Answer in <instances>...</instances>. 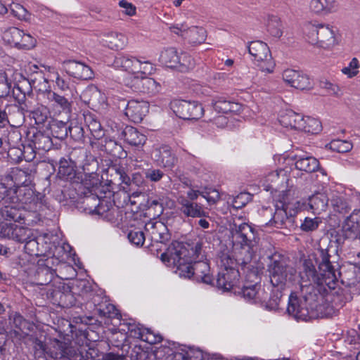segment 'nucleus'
<instances>
[{"label":"nucleus","instance_id":"603ef678","mask_svg":"<svg viewBox=\"0 0 360 360\" xmlns=\"http://www.w3.org/2000/svg\"><path fill=\"white\" fill-rule=\"evenodd\" d=\"M281 300V291H278L271 297L269 295L268 298L264 302H259V304L268 310H277L279 308Z\"/></svg>","mask_w":360,"mask_h":360},{"label":"nucleus","instance_id":"473e14b6","mask_svg":"<svg viewBox=\"0 0 360 360\" xmlns=\"http://www.w3.org/2000/svg\"><path fill=\"white\" fill-rule=\"evenodd\" d=\"M105 45L112 50L123 49L127 44V38L121 33L110 32L104 39Z\"/></svg>","mask_w":360,"mask_h":360},{"label":"nucleus","instance_id":"aec40b11","mask_svg":"<svg viewBox=\"0 0 360 360\" xmlns=\"http://www.w3.org/2000/svg\"><path fill=\"white\" fill-rule=\"evenodd\" d=\"M239 276V271L236 269L220 270L217 278V286L224 291H229L237 284Z\"/></svg>","mask_w":360,"mask_h":360},{"label":"nucleus","instance_id":"cd10ccee","mask_svg":"<svg viewBox=\"0 0 360 360\" xmlns=\"http://www.w3.org/2000/svg\"><path fill=\"white\" fill-rule=\"evenodd\" d=\"M155 160L164 167L171 168L176 162V159L174 154L167 146H162L155 151Z\"/></svg>","mask_w":360,"mask_h":360},{"label":"nucleus","instance_id":"09e8293b","mask_svg":"<svg viewBox=\"0 0 360 360\" xmlns=\"http://www.w3.org/2000/svg\"><path fill=\"white\" fill-rule=\"evenodd\" d=\"M328 146L329 148L337 153H347L352 149V143L346 140L335 139L331 141Z\"/></svg>","mask_w":360,"mask_h":360},{"label":"nucleus","instance_id":"8fccbe9b","mask_svg":"<svg viewBox=\"0 0 360 360\" xmlns=\"http://www.w3.org/2000/svg\"><path fill=\"white\" fill-rule=\"evenodd\" d=\"M55 271L48 266L40 267L37 271L39 285H49L54 278Z\"/></svg>","mask_w":360,"mask_h":360},{"label":"nucleus","instance_id":"680f3d73","mask_svg":"<svg viewBox=\"0 0 360 360\" xmlns=\"http://www.w3.org/2000/svg\"><path fill=\"white\" fill-rule=\"evenodd\" d=\"M146 238H147L146 232L143 233L140 230H131L128 233V239L129 241L137 246H141L143 244Z\"/></svg>","mask_w":360,"mask_h":360},{"label":"nucleus","instance_id":"7ed1b4c3","mask_svg":"<svg viewBox=\"0 0 360 360\" xmlns=\"http://www.w3.org/2000/svg\"><path fill=\"white\" fill-rule=\"evenodd\" d=\"M231 233L233 255L229 252H220L217 261L220 270L236 269V264L245 265L250 263L257 250L259 238L249 224H234Z\"/></svg>","mask_w":360,"mask_h":360},{"label":"nucleus","instance_id":"bf43d9fd","mask_svg":"<svg viewBox=\"0 0 360 360\" xmlns=\"http://www.w3.org/2000/svg\"><path fill=\"white\" fill-rule=\"evenodd\" d=\"M86 150L83 148H74L70 153L68 160L77 167L81 164L82 160L86 157Z\"/></svg>","mask_w":360,"mask_h":360},{"label":"nucleus","instance_id":"c9c22d12","mask_svg":"<svg viewBox=\"0 0 360 360\" xmlns=\"http://www.w3.org/2000/svg\"><path fill=\"white\" fill-rule=\"evenodd\" d=\"M266 25L267 31L272 37L280 38L283 35V24L278 15H268L266 19Z\"/></svg>","mask_w":360,"mask_h":360},{"label":"nucleus","instance_id":"ddd939ff","mask_svg":"<svg viewBox=\"0 0 360 360\" xmlns=\"http://www.w3.org/2000/svg\"><path fill=\"white\" fill-rule=\"evenodd\" d=\"M62 66L69 76L78 79L87 80L94 76V72L89 66L77 60H65Z\"/></svg>","mask_w":360,"mask_h":360},{"label":"nucleus","instance_id":"2eb2a0df","mask_svg":"<svg viewBox=\"0 0 360 360\" xmlns=\"http://www.w3.org/2000/svg\"><path fill=\"white\" fill-rule=\"evenodd\" d=\"M135 91L155 94L160 91V84L154 79L147 76H134L131 84H127Z\"/></svg>","mask_w":360,"mask_h":360},{"label":"nucleus","instance_id":"bb28decb","mask_svg":"<svg viewBox=\"0 0 360 360\" xmlns=\"http://www.w3.org/2000/svg\"><path fill=\"white\" fill-rule=\"evenodd\" d=\"M212 105L215 111L219 113H238L242 110L240 103L228 101L224 97H219L213 101Z\"/></svg>","mask_w":360,"mask_h":360},{"label":"nucleus","instance_id":"2f4dec72","mask_svg":"<svg viewBox=\"0 0 360 360\" xmlns=\"http://www.w3.org/2000/svg\"><path fill=\"white\" fill-rule=\"evenodd\" d=\"M302 117L303 116L300 114L288 110L280 116L278 120L283 127L298 130V126H300Z\"/></svg>","mask_w":360,"mask_h":360},{"label":"nucleus","instance_id":"6ab92c4d","mask_svg":"<svg viewBox=\"0 0 360 360\" xmlns=\"http://www.w3.org/2000/svg\"><path fill=\"white\" fill-rule=\"evenodd\" d=\"M248 302L259 304L268 298L269 292L259 283L244 286L240 292Z\"/></svg>","mask_w":360,"mask_h":360},{"label":"nucleus","instance_id":"13d9d810","mask_svg":"<svg viewBox=\"0 0 360 360\" xmlns=\"http://www.w3.org/2000/svg\"><path fill=\"white\" fill-rule=\"evenodd\" d=\"M252 200V195L249 193L243 192L237 195L232 201L233 208L240 209Z\"/></svg>","mask_w":360,"mask_h":360},{"label":"nucleus","instance_id":"5fc2aeb1","mask_svg":"<svg viewBox=\"0 0 360 360\" xmlns=\"http://www.w3.org/2000/svg\"><path fill=\"white\" fill-rule=\"evenodd\" d=\"M51 132L56 138L63 140L68 135V126L62 121L56 122L52 125Z\"/></svg>","mask_w":360,"mask_h":360},{"label":"nucleus","instance_id":"412c9836","mask_svg":"<svg viewBox=\"0 0 360 360\" xmlns=\"http://www.w3.org/2000/svg\"><path fill=\"white\" fill-rule=\"evenodd\" d=\"M86 205L94 204V209L91 210L104 218H108L112 212H113V207L111 202L105 199H100L97 195H91L86 196L85 198Z\"/></svg>","mask_w":360,"mask_h":360},{"label":"nucleus","instance_id":"0eeeda50","mask_svg":"<svg viewBox=\"0 0 360 360\" xmlns=\"http://www.w3.org/2000/svg\"><path fill=\"white\" fill-rule=\"evenodd\" d=\"M308 297L302 295L297 296L295 293H291L289 297L288 313L299 321H308L314 317L312 307H309Z\"/></svg>","mask_w":360,"mask_h":360},{"label":"nucleus","instance_id":"338daca9","mask_svg":"<svg viewBox=\"0 0 360 360\" xmlns=\"http://www.w3.org/2000/svg\"><path fill=\"white\" fill-rule=\"evenodd\" d=\"M321 88L326 89L327 92L333 96L339 97L342 95L340 88L335 84L331 83L328 80H324L321 82Z\"/></svg>","mask_w":360,"mask_h":360},{"label":"nucleus","instance_id":"58836bf2","mask_svg":"<svg viewBox=\"0 0 360 360\" xmlns=\"http://www.w3.org/2000/svg\"><path fill=\"white\" fill-rule=\"evenodd\" d=\"M322 126L319 120L311 117H302L298 130L310 134H318L321 131Z\"/></svg>","mask_w":360,"mask_h":360},{"label":"nucleus","instance_id":"9d476101","mask_svg":"<svg viewBox=\"0 0 360 360\" xmlns=\"http://www.w3.org/2000/svg\"><path fill=\"white\" fill-rule=\"evenodd\" d=\"M49 352L56 360H82V356L66 342L53 340L49 347Z\"/></svg>","mask_w":360,"mask_h":360},{"label":"nucleus","instance_id":"0e129e2a","mask_svg":"<svg viewBox=\"0 0 360 360\" xmlns=\"http://www.w3.org/2000/svg\"><path fill=\"white\" fill-rule=\"evenodd\" d=\"M68 134L75 141H80L84 137L83 127L77 123H71L68 126Z\"/></svg>","mask_w":360,"mask_h":360},{"label":"nucleus","instance_id":"4c0bfd02","mask_svg":"<svg viewBox=\"0 0 360 360\" xmlns=\"http://www.w3.org/2000/svg\"><path fill=\"white\" fill-rule=\"evenodd\" d=\"M82 98L89 106L96 107L101 103V99L103 98V96L97 87L90 86L84 91Z\"/></svg>","mask_w":360,"mask_h":360},{"label":"nucleus","instance_id":"79ce46f5","mask_svg":"<svg viewBox=\"0 0 360 360\" xmlns=\"http://www.w3.org/2000/svg\"><path fill=\"white\" fill-rule=\"evenodd\" d=\"M22 36H23V31L13 27L4 32L3 39L8 44L18 47L20 41H21L20 39Z\"/></svg>","mask_w":360,"mask_h":360},{"label":"nucleus","instance_id":"20e7f679","mask_svg":"<svg viewBox=\"0 0 360 360\" xmlns=\"http://www.w3.org/2000/svg\"><path fill=\"white\" fill-rule=\"evenodd\" d=\"M275 212L269 221L264 225L269 227L277 229H288L292 226V216L295 211L292 212V206L289 202V197L286 191H282V195L276 199Z\"/></svg>","mask_w":360,"mask_h":360},{"label":"nucleus","instance_id":"f704fd0d","mask_svg":"<svg viewBox=\"0 0 360 360\" xmlns=\"http://www.w3.org/2000/svg\"><path fill=\"white\" fill-rule=\"evenodd\" d=\"M103 147L107 153L115 158L123 159L127 156V153L124 150L122 146L115 140L105 139Z\"/></svg>","mask_w":360,"mask_h":360},{"label":"nucleus","instance_id":"5701e85b","mask_svg":"<svg viewBox=\"0 0 360 360\" xmlns=\"http://www.w3.org/2000/svg\"><path fill=\"white\" fill-rule=\"evenodd\" d=\"M9 319L15 328L13 330L15 337L19 340L24 339L33 328V324L24 319L19 313H14L10 316Z\"/></svg>","mask_w":360,"mask_h":360},{"label":"nucleus","instance_id":"7c9ffc66","mask_svg":"<svg viewBox=\"0 0 360 360\" xmlns=\"http://www.w3.org/2000/svg\"><path fill=\"white\" fill-rule=\"evenodd\" d=\"M116 173L120 176V179L122 184L127 186H137L139 188L143 187L146 182L144 179L143 176L139 172H135L132 174L131 177L129 176L124 169L122 167H119L115 169Z\"/></svg>","mask_w":360,"mask_h":360},{"label":"nucleus","instance_id":"f8f14e48","mask_svg":"<svg viewBox=\"0 0 360 360\" xmlns=\"http://www.w3.org/2000/svg\"><path fill=\"white\" fill-rule=\"evenodd\" d=\"M0 235L3 238L23 243L32 235V229L15 224L4 223L0 225Z\"/></svg>","mask_w":360,"mask_h":360},{"label":"nucleus","instance_id":"9b49d317","mask_svg":"<svg viewBox=\"0 0 360 360\" xmlns=\"http://www.w3.org/2000/svg\"><path fill=\"white\" fill-rule=\"evenodd\" d=\"M146 236L152 242L165 243L170 238L167 226L162 221H149L145 224Z\"/></svg>","mask_w":360,"mask_h":360},{"label":"nucleus","instance_id":"39448f33","mask_svg":"<svg viewBox=\"0 0 360 360\" xmlns=\"http://www.w3.org/2000/svg\"><path fill=\"white\" fill-rule=\"evenodd\" d=\"M304 33L309 43L323 49H330L337 44L335 32L329 25L309 22L304 26Z\"/></svg>","mask_w":360,"mask_h":360},{"label":"nucleus","instance_id":"c85d7f7f","mask_svg":"<svg viewBox=\"0 0 360 360\" xmlns=\"http://www.w3.org/2000/svg\"><path fill=\"white\" fill-rule=\"evenodd\" d=\"M295 165L297 169L307 173L314 172L319 168V160L312 156H296Z\"/></svg>","mask_w":360,"mask_h":360},{"label":"nucleus","instance_id":"e433bc0d","mask_svg":"<svg viewBox=\"0 0 360 360\" xmlns=\"http://www.w3.org/2000/svg\"><path fill=\"white\" fill-rule=\"evenodd\" d=\"M84 121L91 136L95 139H100L104 136V131L99 121L92 114L84 115Z\"/></svg>","mask_w":360,"mask_h":360},{"label":"nucleus","instance_id":"49530a36","mask_svg":"<svg viewBox=\"0 0 360 360\" xmlns=\"http://www.w3.org/2000/svg\"><path fill=\"white\" fill-rule=\"evenodd\" d=\"M78 167H81L85 174H91L97 170L98 162L92 155L87 153Z\"/></svg>","mask_w":360,"mask_h":360},{"label":"nucleus","instance_id":"393cba45","mask_svg":"<svg viewBox=\"0 0 360 360\" xmlns=\"http://www.w3.org/2000/svg\"><path fill=\"white\" fill-rule=\"evenodd\" d=\"M44 94L46 96L53 109L59 112H70L71 111V103L64 96L51 90L45 91Z\"/></svg>","mask_w":360,"mask_h":360},{"label":"nucleus","instance_id":"69168bd1","mask_svg":"<svg viewBox=\"0 0 360 360\" xmlns=\"http://www.w3.org/2000/svg\"><path fill=\"white\" fill-rule=\"evenodd\" d=\"M200 195L204 198L210 205L216 204L220 199L219 193L215 189H208L202 191Z\"/></svg>","mask_w":360,"mask_h":360},{"label":"nucleus","instance_id":"a19ab883","mask_svg":"<svg viewBox=\"0 0 360 360\" xmlns=\"http://www.w3.org/2000/svg\"><path fill=\"white\" fill-rule=\"evenodd\" d=\"M330 205L335 212L346 213L349 211V204L342 194L335 193L330 198Z\"/></svg>","mask_w":360,"mask_h":360},{"label":"nucleus","instance_id":"dca6fc26","mask_svg":"<svg viewBox=\"0 0 360 360\" xmlns=\"http://www.w3.org/2000/svg\"><path fill=\"white\" fill-rule=\"evenodd\" d=\"M149 104L144 101L131 100L125 108V115L133 122L139 123L148 112Z\"/></svg>","mask_w":360,"mask_h":360},{"label":"nucleus","instance_id":"c03bdc74","mask_svg":"<svg viewBox=\"0 0 360 360\" xmlns=\"http://www.w3.org/2000/svg\"><path fill=\"white\" fill-rule=\"evenodd\" d=\"M178 58L179 60H178L176 67H174L175 69L180 72H188L194 68L195 61L189 54L181 52Z\"/></svg>","mask_w":360,"mask_h":360},{"label":"nucleus","instance_id":"4d7b16f0","mask_svg":"<svg viewBox=\"0 0 360 360\" xmlns=\"http://www.w3.org/2000/svg\"><path fill=\"white\" fill-rule=\"evenodd\" d=\"M343 231L347 238H355L359 235L360 226L352 221L345 220Z\"/></svg>","mask_w":360,"mask_h":360},{"label":"nucleus","instance_id":"f257e3e1","mask_svg":"<svg viewBox=\"0 0 360 360\" xmlns=\"http://www.w3.org/2000/svg\"><path fill=\"white\" fill-rule=\"evenodd\" d=\"M319 269L320 274H316L315 266L309 258L302 259V269L297 276L295 268L285 265L283 262L274 261L270 269V281L278 291H281L285 287H289L297 280L302 291H307L313 288V284L326 285L330 289H334L337 281L336 271L332 265L328 250H319Z\"/></svg>","mask_w":360,"mask_h":360},{"label":"nucleus","instance_id":"423d86ee","mask_svg":"<svg viewBox=\"0 0 360 360\" xmlns=\"http://www.w3.org/2000/svg\"><path fill=\"white\" fill-rule=\"evenodd\" d=\"M249 53L253 57L255 64L264 72L272 73L275 68L268 45L262 41H254L248 46Z\"/></svg>","mask_w":360,"mask_h":360},{"label":"nucleus","instance_id":"1a4fd4ad","mask_svg":"<svg viewBox=\"0 0 360 360\" xmlns=\"http://www.w3.org/2000/svg\"><path fill=\"white\" fill-rule=\"evenodd\" d=\"M37 202V198L34 191L27 186L8 188L6 203L18 204L23 207L30 205L29 208H32L31 205Z\"/></svg>","mask_w":360,"mask_h":360},{"label":"nucleus","instance_id":"4468645a","mask_svg":"<svg viewBox=\"0 0 360 360\" xmlns=\"http://www.w3.org/2000/svg\"><path fill=\"white\" fill-rule=\"evenodd\" d=\"M285 82L300 90H309L313 87V82L308 75L292 69H287L283 72Z\"/></svg>","mask_w":360,"mask_h":360},{"label":"nucleus","instance_id":"f03ea898","mask_svg":"<svg viewBox=\"0 0 360 360\" xmlns=\"http://www.w3.org/2000/svg\"><path fill=\"white\" fill-rule=\"evenodd\" d=\"M160 259L168 266L175 267V273L181 278H193L198 282L212 283L210 266L205 259L193 260L189 250L181 242H172Z\"/></svg>","mask_w":360,"mask_h":360},{"label":"nucleus","instance_id":"c756f323","mask_svg":"<svg viewBox=\"0 0 360 360\" xmlns=\"http://www.w3.org/2000/svg\"><path fill=\"white\" fill-rule=\"evenodd\" d=\"M125 141L132 146L142 147L146 142V136L133 127H127L123 132Z\"/></svg>","mask_w":360,"mask_h":360},{"label":"nucleus","instance_id":"774afa93","mask_svg":"<svg viewBox=\"0 0 360 360\" xmlns=\"http://www.w3.org/2000/svg\"><path fill=\"white\" fill-rule=\"evenodd\" d=\"M142 335L143 337L141 338V340L150 345L160 342L162 339L160 335L155 334V333H153V331L148 328L145 329L143 335Z\"/></svg>","mask_w":360,"mask_h":360},{"label":"nucleus","instance_id":"de8ad7c7","mask_svg":"<svg viewBox=\"0 0 360 360\" xmlns=\"http://www.w3.org/2000/svg\"><path fill=\"white\" fill-rule=\"evenodd\" d=\"M33 143L36 149L44 151L50 150L52 146L51 139L42 133H39L34 136Z\"/></svg>","mask_w":360,"mask_h":360},{"label":"nucleus","instance_id":"864d4df0","mask_svg":"<svg viewBox=\"0 0 360 360\" xmlns=\"http://www.w3.org/2000/svg\"><path fill=\"white\" fill-rule=\"evenodd\" d=\"M11 83L8 82V73L0 72V98H7L11 96Z\"/></svg>","mask_w":360,"mask_h":360},{"label":"nucleus","instance_id":"052dcab7","mask_svg":"<svg viewBox=\"0 0 360 360\" xmlns=\"http://www.w3.org/2000/svg\"><path fill=\"white\" fill-rule=\"evenodd\" d=\"M321 220L318 218L306 217L303 222L301 224L300 228L303 231L310 232L314 231L318 229Z\"/></svg>","mask_w":360,"mask_h":360},{"label":"nucleus","instance_id":"ea45409f","mask_svg":"<svg viewBox=\"0 0 360 360\" xmlns=\"http://www.w3.org/2000/svg\"><path fill=\"white\" fill-rule=\"evenodd\" d=\"M179 54L174 48H167L162 51L160 60L167 67L174 68L178 64V60H179Z\"/></svg>","mask_w":360,"mask_h":360},{"label":"nucleus","instance_id":"4be33fe9","mask_svg":"<svg viewBox=\"0 0 360 360\" xmlns=\"http://www.w3.org/2000/svg\"><path fill=\"white\" fill-rule=\"evenodd\" d=\"M112 65L116 69L136 75L141 65V60L133 56L119 55L115 58Z\"/></svg>","mask_w":360,"mask_h":360},{"label":"nucleus","instance_id":"a18cd8bd","mask_svg":"<svg viewBox=\"0 0 360 360\" xmlns=\"http://www.w3.org/2000/svg\"><path fill=\"white\" fill-rule=\"evenodd\" d=\"M75 167L69 160L63 158L59 161L58 174L64 179L71 178L75 174Z\"/></svg>","mask_w":360,"mask_h":360},{"label":"nucleus","instance_id":"f3484780","mask_svg":"<svg viewBox=\"0 0 360 360\" xmlns=\"http://www.w3.org/2000/svg\"><path fill=\"white\" fill-rule=\"evenodd\" d=\"M177 201L180 205L181 212L186 217L202 218L208 216L201 204L190 201L185 196H179Z\"/></svg>","mask_w":360,"mask_h":360},{"label":"nucleus","instance_id":"3c124183","mask_svg":"<svg viewBox=\"0 0 360 360\" xmlns=\"http://www.w3.org/2000/svg\"><path fill=\"white\" fill-rule=\"evenodd\" d=\"M360 63L357 58H352L348 65L344 67L341 72L347 78H353L359 73Z\"/></svg>","mask_w":360,"mask_h":360},{"label":"nucleus","instance_id":"6e6d98bb","mask_svg":"<svg viewBox=\"0 0 360 360\" xmlns=\"http://www.w3.org/2000/svg\"><path fill=\"white\" fill-rule=\"evenodd\" d=\"M10 9L13 16L16 17L19 20H27L30 18V13L20 4H11Z\"/></svg>","mask_w":360,"mask_h":360},{"label":"nucleus","instance_id":"a878e982","mask_svg":"<svg viewBox=\"0 0 360 360\" xmlns=\"http://www.w3.org/2000/svg\"><path fill=\"white\" fill-rule=\"evenodd\" d=\"M309 210L314 214H320L325 212L328 205V198L324 193H316L308 199Z\"/></svg>","mask_w":360,"mask_h":360},{"label":"nucleus","instance_id":"a211bd4d","mask_svg":"<svg viewBox=\"0 0 360 360\" xmlns=\"http://www.w3.org/2000/svg\"><path fill=\"white\" fill-rule=\"evenodd\" d=\"M288 176L287 172L283 169H276L275 171L269 172L266 176V182L268 184L269 189L279 191L281 189V194L282 195V191H285L288 195V191L285 190L288 187Z\"/></svg>","mask_w":360,"mask_h":360},{"label":"nucleus","instance_id":"e2e57ef3","mask_svg":"<svg viewBox=\"0 0 360 360\" xmlns=\"http://www.w3.org/2000/svg\"><path fill=\"white\" fill-rule=\"evenodd\" d=\"M25 250L27 253L30 255H38V242L37 241L35 237L33 236V233L32 232V235L27 238V240H25Z\"/></svg>","mask_w":360,"mask_h":360},{"label":"nucleus","instance_id":"b1692460","mask_svg":"<svg viewBox=\"0 0 360 360\" xmlns=\"http://www.w3.org/2000/svg\"><path fill=\"white\" fill-rule=\"evenodd\" d=\"M25 207L18 204H11L4 206L0 209V214L5 220H13L21 222L25 217Z\"/></svg>","mask_w":360,"mask_h":360},{"label":"nucleus","instance_id":"72a5a7b5","mask_svg":"<svg viewBox=\"0 0 360 360\" xmlns=\"http://www.w3.org/2000/svg\"><path fill=\"white\" fill-rule=\"evenodd\" d=\"M185 34L184 39L193 44H199L204 42L207 37L205 30L197 26L188 27Z\"/></svg>","mask_w":360,"mask_h":360},{"label":"nucleus","instance_id":"6e6552de","mask_svg":"<svg viewBox=\"0 0 360 360\" xmlns=\"http://www.w3.org/2000/svg\"><path fill=\"white\" fill-rule=\"evenodd\" d=\"M170 108L179 118L183 120H198L204 114L202 105L196 101L174 100Z\"/></svg>","mask_w":360,"mask_h":360},{"label":"nucleus","instance_id":"37998d69","mask_svg":"<svg viewBox=\"0 0 360 360\" xmlns=\"http://www.w3.org/2000/svg\"><path fill=\"white\" fill-rule=\"evenodd\" d=\"M12 180L17 186H27L31 182V175L27 171L15 168L12 172Z\"/></svg>","mask_w":360,"mask_h":360}]
</instances>
